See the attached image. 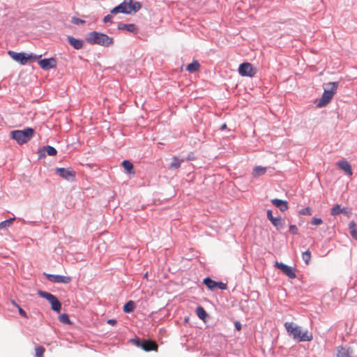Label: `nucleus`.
Instances as JSON below:
<instances>
[{
  "instance_id": "nucleus-9",
  "label": "nucleus",
  "mask_w": 357,
  "mask_h": 357,
  "mask_svg": "<svg viewBox=\"0 0 357 357\" xmlns=\"http://www.w3.org/2000/svg\"><path fill=\"white\" fill-rule=\"evenodd\" d=\"M204 284L211 290L215 289H226L227 284L222 282H215L210 278H206L204 280Z\"/></svg>"
},
{
  "instance_id": "nucleus-2",
  "label": "nucleus",
  "mask_w": 357,
  "mask_h": 357,
  "mask_svg": "<svg viewBox=\"0 0 357 357\" xmlns=\"http://www.w3.org/2000/svg\"><path fill=\"white\" fill-rule=\"evenodd\" d=\"M87 43L108 47L114 44V39L107 35L97 31L89 33L86 36Z\"/></svg>"
},
{
  "instance_id": "nucleus-36",
  "label": "nucleus",
  "mask_w": 357,
  "mask_h": 357,
  "mask_svg": "<svg viewBox=\"0 0 357 357\" xmlns=\"http://www.w3.org/2000/svg\"><path fill=\"white\" fill-rule=\"evenodd\" d=\"M12 303L14 305H15L18 308L20 314L21 316L26 318L27 314H26V312L23 309H22L15 301H13Z\"/></svg>"
},
{
  "instance_id": "nucleus-4",
  "label": "nucleus",
  "mask_w": 357,
  "mask_h": 357,
  "mask_svg": "<svg viewBox=\"0 0 357 357\" xmlns=\"http://www.w3.org/2000/svg\"><path fill=\"white\" fill-rule=\"evenodd\" d=\"M141 4L138 1H133L132 0H125L118 6L114 8L111 13L112 14H117L119 13L130 14L134 12L136 13L141 8Z\"/></svg>"
},
{
  "instance_id": "nucleus-21",
  "label": "nucleus",
  "mask_w": 357,
  "mask_h": 357,
  "mask_svg": "<svg viewBox=\"0 0 357 357\" xmlns=\"http://www.w3.org/2000/svg\"><path fill=\"white\" fill-rule=\"evenodd\" d=\"M122 166L128 174L132 175L135 174L134 166L131 162L129 160H124L122 162Z\"/></svg>"
},
{
  "instance_id": "nucleus-24",
  "label": "nucleus",
  "mask_w": 357,
  "mask_h": 357,
  "mask_svg": "<svg viewBox=\"0 0 357 357\" xmlns=\"http://www.w3.org/2000/svg\"><path fill=\"white\" fill-rule=\"evenodd\" d=\"M267 168L261 166H257L253 169L252 176L253 177H259L264 175L266 172Z\"/></svg>"
},
{
  "instance_id": "nucleus-20",
  "label": "nucleus",
  "mask_w": 357,
  "mask_h": 357,
  "mask_svg": "<svg viewBox=\"0 0 357 357\" xmlns=\"http://www.w3.org/2000/svg\"><path fill=\"white\" fill-rule=\"evenodd\" d=\"M119 30H126L130 33H137V27L134 24H119L118 26Z\"/></svg>"
},
{
  "instance_id": "nucleus-5",
  "label": "nucleus",
  "mask_w": 357,
  "mask_h": 357,
  "mask_svg": "<svg viewBox=\"0 0 357 357\" xmlns=\"http://www.w3.org/2000/svg\"><path fill=\"white\" fill-rule=\"evenodd\" d=\"M34 130L31 128H27L24 130H13L10 132V137L19 144H22L29 141L33 136Z\"/></svg>"
},
{
  "instance_id": "nucleus-42",
  "label": "nucleus",
  "mask_w": 357,
  "mask_h": 357,
  "mask_svg": "<svg viewBox=\"0 0 357 357\" xmlns=\"http://www.w3.org/2000/svg\"><path fill=\"white\" fill-rule=\"evenodd\" d=\"M235 326H236V329H237L238 331H241V324H240L239 323H238V322H237V323H236V324H235Z\"/></svg>"
},
{
  "instance_id": "nucleus-13",
  "label": "nucleus",
  "mask_w": 357,
  "mask_h": 357,
  "mask_svg": "<svg viewBox=\"0 0 357 357\" xmlns=\"http://www.w3.org/2000/svg\"><path fill=\"white\" fill-rule=\"evenodd\" d=\"M45 275L48 280L52 282L68 284L71 281V278L68 276L51 274H45Z\"/></svg>"
},
{
  "instance_id": "nucleus-16",
  "label": "nucleus",
  "mask_w": 357,
  "mask_h": 357,
  "mask_svg": "<svg viewBox=\"0 0 357 357\" xmlns=\"http://www.w3.org/2000/svg\"><path fill=\"white\" fill-rule=\"evenodd\" d=\"M353 350L350 347H340L337 348L336 357H351Z\"/></svg>"
},
{
  "instance_id": "nucleus-38",
  "label": "nucleus",
  "mask_w": 357,
  "mask_h": 357,
  "mask_svg": "<svg viewBox=\"0 0 357 357\" xmlns=\"http://www.w3.org/2000/svg\"><path fill=\"white\" fill-rule=\"evenodd\" d=\"M298 228L296 225H290L289 226V231L292 234H298Z\"/></svg>"
},
{
  "instance_id": "nucleus-8",
  "label": "nucleus",
  "mask_w": 357,
  "mask_h": 357,
  "mask_svg": "<svg viewBox=\"0 0 357 357\" xmlns=\"http://www.w3.org/2000/svg\"><path fill=\"white\" fill-rule=\"evenodd\" d=\"M238 73L241 76L252 77L257 73V69L248 62L241 63L238 68Z\"/></svg>"
},
{
  "instance_id": "nucleus-19",
  "label": "nucleus",
  "mask_w": 357,
  "mask_h": 357,
  "mask_svg": "<svg viewBox=\"0 0 357 357\" xmlns=\"http://www.w3.org/2000/svg\"><path fill=\"white\" fill-rule=\"evenodd\" d=\"M67 40L70 45L76 50H80L83 47L84 42L82 40L75 38L73 36H68Z\"/></svg>"
},
{
  "instance_id": "nucleus-25",
  "label": "nucleus",
  "mask_w": 357,
  "mask_h": 357,
  "mask_svg": "<svg viewBox=\"0 0 357 357\" xmlns=\"http://www.w3.org/2000/svg\"><path fill=\"white\" fill-rule=\"evenodd\" d=\"M349 233L352 238L357 241V226L355 222L351 221L349 224Z\"/></svg>"
},
{
  "instance_id": "nucleus-34",
  "label": "nucleus",
  "mask_w": 357,
  "mask_h": 357,
  "mask_svg": "<svg viewBox=\"0 0 357 357\" xmlns=\"http://www.w3.org/2000/svg\"><path fill=\"white\" fill-rule=\"evenodd\" d=\"M299 214L303 215H311L312 209L310 207H306L299 211Z\"/></svg>"
},
{
  "instance_id": "nucleus-31",
  "label": "nucleus",
  "mask_w": 357,
  "mask_h": 357,
  "mask_svg": "<svg viewBox=\"0 0 357 357\" xmlns=\"http://www.w3.org/2000/svg\"><path fill=\"white\" fill-rule=\"evenodd\" d=\"M45 151L47 153V155L51 156H54L57 153V151L53 146H47L44 147Z\"/></svg>"
},
{
  "instance_id": "nucleus-23",
  "label": "nucleus",
  "mask_w": 357,
  "mask_h": 357,
  "mask_svg": "<svg viewBox=\"0 0 357 357\" xmlns=\"http://www.w3.org/2000/svg\"><path fill=\"white\" fill-rule=\"evenodd\" d=\"M184 161L183 159H180L177 157H174L172 158V162L169 164V169H178L181 167V163Z\"/></svg>"
},
{
  "instance_id": "nucleus-22",
  "label": "nucleus",
  "mask_w": 357,
  "mask_h": 357,
  "mask_svg": "<svg viewBox=\"0 0 357 357\" xmlns=\"http://www.w3.org/2000/svg\"><path fill=\"white\" fill-rule=\"evenodd\" d=\"M200 64L197 60H194L191 63L188 64L186 67V70L190 73H195L199 70Z\"/></svg>"
},
{
  "instance_id": "nucleus-41",
  "label": "nucleus",
  "mask_w": 357,
  "mask_h": 357,
  "mask_svg": "<svg viewBox=\"0 0 357 357\" xmlns=\"http://www.w3.org/2000/svg\"><path fill=\"white\" fill-rule=\"evenodd\" d=\"M135 345L137 347H141L142 343L140 342L139 339L137 338L132 340Z\"/></svg>"
},
{
  "instance_id": "nucleus-39",
  "label": "nucleus",
  "mask_w": 357,
  "mask_h": 357,
  "mask_svg": "<svg viewBox=\"0 0 357 357\" xmlns=\"http://www.w3.org/2000/svg\"><path fill=\"white\" fill-rule=\"evenodd\" d=\"M112 19V17L109 15H107L104 17L103 21H104V22H111Z\"/></svg>"
},
{
  "instance_id": "nucleus-3",
  "label": "nucleus",
  "mask_w": 357,
  "mask_h": 357,
  "mask_svg": "<svg viewBox=\"0 0 357 357\" xmlns=\"http://www.w3.org/2000/svg\"><path fill=\"white\" fill-rule=\"evenodd\" d=\"M338 85L337 82H331L326 84V88H324L322 96L317 104L318 107H325L331 102L337 91Z\"/></svg>"
},
{
  "instance_id": "nucleus-1",
  "label": "nucleus",
  "mask_w": 357,
  "mask_h": 357,
  "mask_svg": "<svg viewBox=\"0 0 357 357\" xmlns=\"http://www.w3.org/2000/svg\"><path fill=\"white\" fill-rule=\"evenodd\" d=\"M284 328L289 335L298 342H310L313 339L312 333L302 331L301 328L293 322H286Z\"/></svg>"
},
{
  "instance_id": "nucleus-30",
  "label": "nucleus",
  "mask_w": 357,
  "mask_h": 357,
  "mask_svg": "<svg viewBox=\"0 0 357 357\" xmlns=\"http://www.w3.org/2000/svg\"><path fill=\"white\" fill-rule=\"evenodd\" d=\"M35 357H44L45 349L42 346H37L35 348Z\"/></svg>"
},
{
  "instance_id": "nucleus-18",
  "label": "nucleus",
  "mask_w": 357,
  "mask_h": 357,
  "mask_svg": "<svg viewBox=\"0 0 357 357\" xmlns=\"http://www.w3.org/2000/svg\"><path fill=\"white\" fill-rule=\"evenodd\" d=\"M271 203L278 208L282 212L286 211L289 206L287 201L281 200L279 199H273L271 200Z\"/></svg>"
},
{
  "instance_id": "nucleus-44",
  "label": "nucleus",
  "mask_w": 357,
  "mask_h": 357,
  "mask_svg": "<svg viewBox=\"0 0 357 357\" xmlns=\"http://www.w3.org/2000/svg\"><path fill=\"white\" fill-rule=\"evenodd\" d=\"M147 277H148V273H146L144 275V278H147Z\"/></svg>"
},
{
  "instance_id": "nucleus-29",
  "label": "nucleus",
  "mask_w": 357,
  "mask_h": 357,
  "mask_svg": "<svg viewBox=\"0 0 357 357\" xmlns=\"http://www.w3.org/2000/svg\"><path fill=\"white\" fill-rule=\"evenodd\" d=\"M59 320L65 324H71L72 322L70 320V318L67 314H61L59 316Z\"/></svg>"
},
{
  "instance_id": "nucleus-27",
  "label": "nucleus",
  "mask_w": 357,
  "mask_h": 357,
  "mask_svg": "<svg viewBox=\"0 0 357 357\" xmlns=\"http://www.w3.org/2000/svg\"><path fill=\"white\" fill-rule=\"evenodd\" d=\"M135 307V304L134 303V301H129L128 302H127L124 306H123V311L126 312V313H129V312H131L133 311L134 308Z\"/></svg>"
},
{
  "instance_id": "nucleus-43",
  "label": "nucleus",
  "mask_w": 357,
  "mask_h": 357,
  "mask_svg": "<svg viewBox=\"0 0 357 357\" xmlns=\"http://www.w3.org/2000/svg\"><path fill=\"white\" fill-rule=\"evenodd\" d=\"M227 128V124L226 123H223L222 126H221V128L220 129L221 130H225Z\"/></svg>"
},
{
  "instance_id": "nucleus-35",
  "label": "nucleus",
  "mask_w": 357,
  "mask_h": 357,
  "mask_svg": "<svg viewBox=\"0 0 357 357\" xmlns=\"http://www.w3.org/2000/svg\"><path fill=\"white\" fill-rule=\"evenodd\" d=\"M72 23L74 24H85V21L83 20H81L77 17H73L71 19Z\"/></svg>"
},
{
  "instance_id": "nucleus-14",
  "label": "nucleus",
  "mask_w": 357,
  "mask_h": 357,
  "mask_svg": "<svg viewBox=\"0 0 357 357\" xmlns=\"http://www.w3.org/2000/svg\"><path fill=\"white\" fill-rule=\"evenodd\" d=\"M267 218L271 222V223L277 228V229H280L283 227L284 225V220L280 217H273L272 214V211L271 210H268L267 211Z\"/></svg>"
},
{
  "instance_id": "nucleus-26",
  "label": "nucleus",
  "mask_w": 357,
  "mask_h": 357,
  "mask_svg": "<svg viewBox=\"0 0 357 357\" xmlns=\"http://www.w3.org/2000/svg\"><path fill=\"white\" fill-rule=\"evenodd\" d=\"M196 312H197V315L198 316V317L199 319H201L203 321H205V319L207 317V314H206L205 310L204 309V307H202V306H198L197 307Z\"/></svg>"
},
{
  "instance_id": "nucleus-28",
  "label": "nucleus",
  "mask_w": 357,
  "mask_h": 357,
  "mask_svg": "<svg viewBox=\"0 0 357 357\" xmlns=\"http://www.w3.org/2000/svg\"><path fill=\"white\" fill-rule=\"evenodd\" d=\"M15 220V218H10L8 220H4V221H2L1 222H0V230L1 229H4L7 227H9L12 225V224L13 223Z\"/></svg>"
},
{
  "instance_id": "nucleus-6",
  "label": "nucleus",
  "mask_w": 357,
  "mask_h": 357,
  "mask_svg": "<svg viewBox=\"0 0 357 357\" xmlns=\"http://www.w3.org/2000/svg\"><path fill=\"white\" fill-rule=\"evenodd\" d=\"M8 55L15 61L20 63L21 65L26 64L28 61H33L40 59L42 55H33L27 54L26 53H17L13 51H8Z\"/></svg>"
},
{
  "instance_id": "nucleus-40",
  "label": "nucleus",
  "mask_w": 357,
  "mask_h": 357,
  "mask_svg": "<svg viewBox=\"0 0 357 357\" xmlns=\"http://www.w3.org/2000/svg\"><path fill=\"white\" fill-rule=\"evenodd\" d=\"M107 324L112 325V326H114L116 324V319H108L107 320Z\"/></svg>"
},
{
  "instance_id": "nucleus-33",
  "label": "nucleus",
  "mask_w": 357,
  "mask_h": 357,
  "mask_svg": "<svg viewBox=\"0 0 357 357\" xmlns=\"http://www.w3.org/2000/svg\"><path fill=\"white\" fill-rule=\"evenodd\" d=\"M302 259L305 262L306 264H309L310 259H311V252L309 250L303 252Z\"/></svg>"
},
{
  "instance_id": "nucleus-12",
  "label": "nucleus",
  "mask_w": 357,
  "mask_h": 357,
  "mask_svg": "<svg viewBox=\"0 0 357 357\" xmlns=\"http://www.w3.org/2000/svg\"><path fill=\"white\" fill-rule=\"evenodd\" d=\"M56 172L66 180H73L75 177V172L71 168H57Z\"/></svg>"
},
{
  "instance_id": "nucleus-11",
  "label": "nucleus",
  "mask_w": 357,
  "mask_h": 357,
  "mask_svg": "<svg viewBox=\"0 0 357 357\" xmlns=\"http://www.w3.org/2000/svg\"><path fill=\"white\" fill-rule=\"evenodd\" d=\"M40 67L44 70H48L51 68H55L57 61L55 58L43 59L38 61Z\"/></svg>"
},
{
  "instance_id": "nucleus-17",
  "label": "nucleus",
  "mask_w": 357,
  "mask_h": 357,
  "mask_svg": "<svg viewBox=\"0 0 357 357\" xmlns=\"http://www.w3.org/2000/svg\"><path fill=\"white\" fill-rule=\"evenodd\" d=\"M337 167L344 171L349 176H351L353 172L351 165L345 160H340L337 162Z\"/></svg>"
},
{
  "instance_id": "nucleus-32",
  "label": "nucleus",
  "mask_w": 357,
  "mask_h": 357,
  "mask_svg": "<svg viewBox=\"0 0 357 357\" xmlns=\"http://www.w3.org/2000/svg\"><path fill=\"white\" fill-rule=\"evenodd\" d=\"M342 212V209L341 208V206L340 204H335L331 211V214L332 215H339Z\"/></svg>"
},
{
  "instance_id": "nucleus-7",
  "label": "nucleus",
  "mask_w": 357,
  "mask_h": 357,
  "mask_svg": "<svg viewBox=\"0 0 357 357\" xmlns=\"http://www.w3.org/2000/svg\"><path fill=\"white\" fill-rule=\"evenodd\" d=\"M38 294L50 302L51 304V308L54 311H56V312H59L61 311V303L54 295L42 290H39L38 291Z\"/></svg>"
},
{
  "instance_id": "nucleus-10",
  "label": "nucleus",
  "mask_w": 357,
  "mask_h": 357,
  "mask_svg": "<svg viewBox=\"0 0 357 357\" xmlns=\"http://www.w3.org/2000/svg\"><path fill=\"white\" fill-rule=\"evenodd\" d=\"M275 266L280 269L287 276L291 279H294L296 277L294 269L291 266L278 261L275 263Z\"/></svg>"
},
{
  "instance_id": "nucleus-37",
  "label": "nucleus",
  "mask_w": 357,
  "mask_h": 357,
  "mask_svg": "<svg viewBox=\"0 0 357 357\" xmlns=\"http://www.w3.org/2000/svg\"><path fill=\"white\" fill-rule=\"evenodd\" d=\"M322 223V220L318 218H313L311 220V224L313 225H319Z\"/></svg>"
},
{
  "instance_id": "nucleus-15",
  "label": "nucleus",
  "mask_w": 357,
  "mask_h": 357,
  "mask_svg": "<svg viewBox=\"0 0 357 357\" xmlns=\"http://www.w3.org/2000/svg\"><path fill=\"white\" fill-rule=\"evenodd\" d=\"M144 351H157L158 346L155 342L151 340H144L141 344V347Z\"/></svg>"
}]
</instances>
